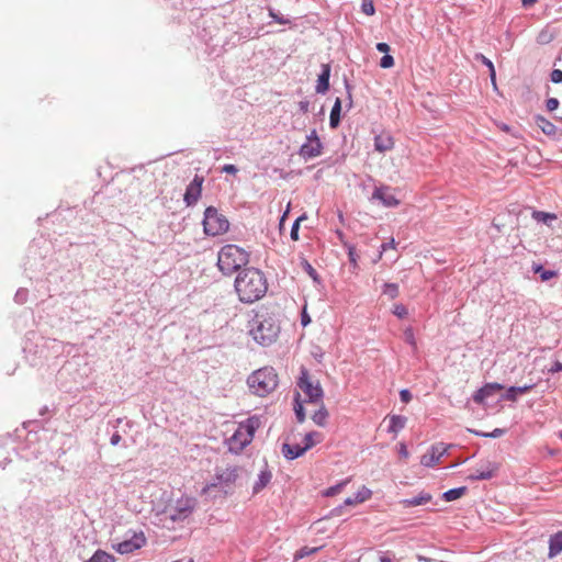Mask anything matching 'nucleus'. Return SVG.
Wrapping results in <instances>:
<instances>
[{
  "mask_svg": "<svg viewBox=\"0 0 562 562\" xmlns=\"http://www.w3.org/2000/svg\"><path fill=\"white\" fill-rule=\"evenodd\" d=\"M465 491H467L465 486L449 490L443 493V499L447 502L456 501V499L460 498L461 496H463Z\"/></svg>",
  "mask_w": 562,
  "mask_h": 562,
  "instance_id": "nucleus-31",
  "label": "nucleus"
},
{
  "mask_svg": "<svg viewBox=\"0 0 562 562\" xmlns=\"http://www.w3.org/2000/svg\"><path fill=\"white\" fill-rule=\"evenodd\" d=\"M555 276V272L554 271H551V270H544L541 272V280L542 281H548L550 280L551 278H553Z\"/></svg>",
  "mask_w": 562,
  "mask_h": 562,
  "instance_id": "nucleus-48",
  "label": "nucleus"
},
{
  "mask_svg": "<svg viewBox=\"0 0 562 562\" xmlns=\"http://www.w3.org/2000/svg\"><path fill=\"white\" fill-rule=\"evenodd\" d=\"M562 552V531H558L549 540V558H554Z\"/></svg>",
  "mask_w": 562,
  "mask_h": 562,
  "instance_id": "nucleus-21",
  "label": "nucleus"
},
{
  "mask_svg": "<svg viewBox=\"0 0 562 562\" xmlns=\"http://www.w3.org/2000/svg\"><path fill=\"white\" fill-rule=\"evenodd\" d=\"M430 501H431V496L429 494L423 493L416 497L403 499L400 502V504L404 508H411V507H415V506L425 505V504L429 503Z\"/></svg>",
  "mask_w": 562,
  "mask_h": 562,
  "instance_id": "nucleus-23",
  "label": "nucleus"
},
{
  "mask_svg": "<svg viewBox=\"0 0 562 562\" xmlns=\"http://www.w3.org/2000/svg\"><path fill=\"white\" fill-rule=\"evenodd\" d=\"M120 441H121V436H120L117 432L113 434V435H112V437H111V443H112L113 446H115V445H117Z\"/></svg>",
  "mask_w": 562,
  "mask_h": 562,
  "instance_id": "nucleus-55",
  "label": "nucleus"
},
{
  "mask_svg": "<svg viewBox=\"0 0 562 562\" xmlns=\"http://www.w3.org/2000/svg\"><path fill=\"white\" fill-rule=\"evenodd\" d=\"M234 286L239 301L251 304L265 296L268 291V281L261 270L251 267L237 274Z\"/></svg>",
  "mask_w": 562,
  "mask_h": 562,
  "instance_id": "nucleus-1",
  "label": "nucleus"
},
{
  "mask_svg": "<svg viewBox=\"0 0 562 562\" xmlns=\"http://www.w3.org/2000/svg\"><path fill=\"white\" fill-rule=\"evenodd\" d=\"M389 432L397 435L406 425L407 418L401 415H391L387 417Z\"/></svg>",
  "mask_w": 562,
  "mask_h": 562,
  "instance_id": "nucleus-19",
  "label": "nucleus"
},
{
  "mask_svg": "<svg viewBox=\"0 0 562 562\" xmlns=\"http://www.w3.org/2000/svg\"><path fill=\"white\" fill-rule=\"evenodd\" d=\"M380 66L382 68H391V67H393L394 66V58L391 55L385 54L381 58V60H380Z\"/></svg>",
  "mask_w": 562,
  "mask_h": 562,
  "instance_id": "nucleus-38",
  "label": "nucleus"
},
{
  "mask_svg": "<svg viewBox=\"0 0 562 562\" xmlns=\"http://www.w3.org/2000/svg\"><path fill=\"white\" fill-rule=\"evenodd\" d=\"M318 548L303 547L295 553V559H303L312 553H315Z\"/></svg>",
  "mask_w": 562,
  "mask_h": 562,
  "instance_id": "nucleus-37",
  "label": "nucleus"
},
{
  "mask_svg": "<svg viewBox=\"0 0 562 562\" xmlns=\"http://www.w3.org/2000/svg\"><path fill=\"white\" fill-rule=\"evenodd\" d=\"M311 322L310 317L305 313V311L302 313V325L306 326Z\"/></svg>",
  "mask_w": 562,
  "mask_h": 562,
  "instance_id": "nucleus-56",
  "label": "nucleus"
},
{
  "mask_svg": "<svg viewBox=\"0 0 562 562\" xmlns=\"http://www.w3.org/2000/svg\"><path fill=\"white\" fill-rule=\"evenodd\" d=\"M347 483H348V480L342 481V482H340V483L336 484L335 486H330V487H328V488L324 492V495H325V496H334V495H336V494L340 493Z\"/></svg>",
  "mask_w": 562,
  "mask_h": 562,
  "instance_id": "nucleus-33",
  "label": "nucleus"
},
{
  "mask_svg": "<svg viewBox=\"0 0 562 562\" xmlns=\"http://www.w3.org/2000/svg\"><path fill=\"white\" fill-rule=\"evenodd\" d=\"M229 228L228 220L214 206L206 207L204 212L203 229L209 236H220L225 234Z\"/></svg>",
  "mask_w": 562,
  "mask_h": 562,
  "instance_id": "nucleus-7",
  "label": "nucleus"
},
{
  "mask_svg": "<svg viewBox=\"0 0 562 562\" xmlns=\"http://www.w3.org/2000/svg\"><path fill=\"white\" fill-rule=\"evenodd\" d=\"M307 266V270H308V273L310 276H312L313 278H315V270L312 268V266L310 263H306Z\"/></svg>",
  "mask_w": 562,
  "mask_h": 562,
  "instance_id": "nucleus-57",
  "label": "nucleus"
},
{
  "mask_svg": "<svg viewBox=\"0 0 562 562\" xmlns=\"http://www.w3.org/2000/svg\"><path fill=\"white\" fill-rule=\"evenodd\" d=\"M324 392L318 380L313 379L306 369L301 370L296 382L294 412L299 423L305 420L304 403L322 404Z\"/></svg>",
  "mask_w": 562,
  "mask_h": 562,
  "instance_id": "nucleus-2",
  "label": "nucleus"
},
{
  "mask_svg": "<svg viewBox=\"0 0 562 562\" xmlns=\"http://www.w3.org/2000/svg\"><path fill=\"white\" fill-rule=\"evenodd\" d=\"M271 477H272V475L269 471H262L258 475V480L254 484V493H258L262 488H265L269 484Z\"/></svg>",
  "mask_w": 562,
  "mask_h": 562,
  "instance_id": "nucleus-27",
  "label": "nucleus"
},
{
  "mask_svg": "<svg viewBox=\"0 0 562 562\" xmlns=\"http://www.w3.org/2000/svg\"><path fill=\"white\" fill-rule=\"evenodd\" d=\"M247 384L251 393L265 397L277 389L279 378L272 367H263L248 376Z\"/></svg>",
  "mask_w": 562,
  "mask_h": 562,
  "instance_id": "nucleus-5",
  "label": "nucleus"
},
{
  "mask_svg": "<svg viewBox=\"0 0 562 562\" xmlns=\"http://www.w3.org/2000/svg\"><path fill=\"white\" fill-rule=\"evenodd\" d=\"M546 105H547V109L549 111H554L559 106V100L555 99V98H550V99L547 100V104Z\"/></svg>",
  "mask_w": 562,
  "mask_h": 562,
  "instance_id": "nucleus-45",
  "label": "nucleus"
},
{
  "mask_svg": "<svg viewBox=\"0 0 562 562\" xmlns=\"http://www.w3.org/2000/svg\"><path fill=\"white\" fill-rule=\"evenodd\" d=\"M86 562H115V558L112 554L99 549Z\"/></svg>",
  "mask_w": 562,
  "mask_h": 562,
  "instance_id": "nucleus-29",
  "label": "nucleus"
},
{
  "mask_svg": "<svg viewBox=\"0 0 562 562\" xmlns=\"http://www.w3.org/2000/svg\"><path fill=\"white\" fill-rule=\"evenodd\" d=\"M189 562H194L192 559Z\"/></svg>",
  "mask_w": 562,
  "mask_h": 562,
  "instance_id": "nucleus-62",
  "label": "nucleus"
},
{
  "mask_svg": "<svg viewBox=\"0 0 562 562\" xmlns=\"http://www.w3.org/2000/svg\"><path fill=\"white\" fill-rule=\"evenodd\" d=\"M204 182V178L201 176H195L191 183L188 186L184 193V202L187 205H193L198 202L202 193V184Z\"/></svg>",
  "mask_w": 562,
  "mask_h": 562,
  "instance_id": "nucleus-11",
  "label": "nucleus"
},
{
  "mask_svg": "<svg viewBox=\"0 0 562 562\" xmlns=\"http://www.w3.org/2000/svg\"><path fill=\"white\" fill-rule=\"evenodd\" d=\"M550 78L553 83H561L562 82V70L561 69L552 70Z\"/></svg>",
  "mask_w": 562,
  "mask_h": 562,
  "instance_id": "nucleus-43",
  "label": "nucleus"
},
{
  "mask_svg": "<svg viewBox=\"0 0 562 562\" xmlns=\"http://www.w3.org/2000/svg\"><path fill=\"white\" fill-rule=\"evenodd\" d=\"M323 439H324L323 434H321L318 431L307 432L302 440L303 450H306V451L310 450L317 443H321L323 441Z\"/></svg>",
  "mask_w": 562,
  "mask_h": 562,
  "instance_id": "nucleus-22",
  "label": "nucleus"
},
{
  "mask_svg": "<svg viewBox=\"0 0 562 562\" xmlns=\"http://www.w3.org/2000/svg\"><path fill=\"white\" fill-rule=\"evenodd\" d=\"M173 562H180V561H179V560H177V561H173Z\"/></svg>",
  "mask_w": 562,
  "mask_h": 562,
  "instance_id": "nucleus-63",
  "label": "nucleus"
},
{
  "mask_svg": "<svg viewBox=\"0 0 562 562\" xmlns=\"http://www.w3.org/2000/svg\"><path fill=\"white\" fill-rule=\"evenodd\" d=\"M306 450H303V446L299 443H283L282 453L288 460H294L301 456H303Z\"/></svg>",
  "mask_w": 562,
  "mask_h": 562,
  "instance_id": "nucleus-17",
  "label": "nucleus"
},
{
  "mask_svg": "<svg viewBox=\"0 0 562 562\" xmlns=\"http://www.w3.org/2000/svg\"><path fill=\"white\" fill-rule=\"evenodd\" d=\"M341 101L339 98L336 99L334 106L330 111L329 124L330 127L336 128L340 123Z\"/></svg>",
  "mask_w": 562,
  "mask_h": 562,
  "instance_id": "nucleus-26",
  "label": "nucleus"
},
{
  "mask_svg": "<svg viewBox=\"0 0 562 562\" xmlns=\"http://www.w3.org/2000/svg\"><path fill=\"white\" fill-rule=\"evenodd\" d=\"M301 108L302 110L307 111V103H301Z\"/></svg>",
  "mask_w": 562,
  "mask_h": 562,
  "instance_id": "nucleus-59",
  "label": "nucleus"
},
{
  "mask_svg": "<svg viewBox=\"0 0 562 562\" xmlns=\"http://www.w3.org/2000/svg\"><path fill=\"white\" fill-rule=\"evenodd\" d=\"M223 171L226 173L235 175L238 171V169L234 165H225L223 167Z\"/></svg>",
  "mask_w": 562,
  "mask_h": 562,
  "instance_id": "nucleus-49",
  "label": "nucleus"
},
{
  "mask_svg": "<svg viewBox=\"0 0 562 562\" xmlns=\"http://www.w3.org/2000/svg\"><path fill=\"white\" fill-rule=\"evenodd\" d=\"M146 544V537L140 532H135L131 539L119 542L113 549L120 554L132 553Z\"/></svg>",
  "mask_w": 562,
  "mask_h": 562,
  "instance_id": "nucleus-9",
  "label": "nucleus"
},
{
  "mask_svg": "<svg viewBox=\"0 0 562 562\" xmlns=\"http://www.w3.org/2000/svg\"><path fill=\"white\" fill-rule=\"evenodd\" d=\"M345 246L347 247L348 249V257H349V261L352 263V266L356 268L357 265H358V255L356 252V247L353 245H350V244H345Z\"/></svg>",
  "mask_w": 562,
  "mask_h": 562,
  "instance_id": "nucleus-36",
  "label": "nucleus"
},
{
  "mask_svg": "<svg viewBox=\"0 0 562 562\" xmlns=\"http://www.w3.org/2000/svg\"><path fill=\"white\" fill-rule=\"evenodd\" d=\"M381 562H392L391 559L386 558V557H382L381 558Z\"/></svg>",
  "mask_w": 562,
  "mask_h": 562,
  "instance_id": "nucleus-58",
  "label": "nucleus"
},
{
  "mask_svg": "<svg viewBox=\"0 0 562 562\" xmlns=\"http://www.w3.org/2000/svg\"><path fill=\"white\" fill-rule=\"evenodd\" d=\"M497 471V467L495 464L488 463L485 468L476 470L473 474L469 475V480L477 481V480H488L492 479Z\"/></svg>",
  "mask_w": 562,
  "mask_h": 562,
  "instance_id": "nucleus-16",
  "label": "nucleus"
},
{
  "mask_svg": "<svg viewBox=\"0 0 562 562\" xmlns=\"http://www.w3.org/2000/svg\"><path fill=\"white\" fill-rule=\"evenodd\" d=\"M371 496H372L371 490H369L367 486H361V488L357 492L355 497H348L345 499V505L353 506V505L362 504L366 501L370 499Z\"/></svg>",
  "mask_w": 562,
  "mask_h": 562,
  "instance_id": "nucleus-15",
  "label": "nucleus"
},
{
  "mask_svg": "<svg viewBox=\"0 0 562 562\" xmlns=\"http://www.w3.org/2000/svg\"><path fill=\"white\" fill-rule=\"evenodd\" d=\"M393 313H394V315H396L400 318H404L408 314L407 308L404 305H402V304L395 305L394 310H393Z\"/></svg>",
  "mask_w": 562,
  "mask_h": 562,
  "instance_id": "nucleus-39",
  "label": "nucleus"
},
{
  "mask_svg": "<svg viewBox=\"0 0 562 562\" xmlns=\"http://www.w3.org/2000/svg\"><path fill=\"white\" fill-rule=\"evenodd\" d=\"M398 454L402 459L406 460L409 457V452L407 450V447L404 442H401L398 445Z\"/></svg>",
  "mask_w": 562,
  "mask_h": 562,
  "instance_id": "nucleus-44",
  "label": "nucleus"
},
{
  "mask_svg": "<svg viewBox=\"0 0 562 562\" xmlns=\"http://www.w3.org/2000/svg\"><path fill=\"white\" fill-rule=\"evenodd\" d=\"M395 247H396V243H395L394 238H391V240H390L389 243H384V244H382V245H381V251H380V254H379V259H381V258H382V255H383V252H384L385 250H387V249H390V248L394 249Z\"/></svg>",
  "mask_w": 562,
  "mask_h": 562,
  "instance_id": "nucleus-42",
  "label": "nucleus"
},
{
  "mask_svg": "<svg viewBox=\"0 0 562 562\" xmlns=\"http://www.w3.org/2000/svg\"><path fill=\"white\" fill-rule=\"evenodd\" d=\"M533 385L530 384V385H524V386H510L506 394L503 396L504 400L506 401H512V402H515L517 401V396L519 394H525L527 392H529L530 390H532Z\"/></svg>",
  "mask_w": 562,
  "mask_h": 562,
  "instance_id": "nucleus-24",
  "label": "nucleus"
},
{
  "mask_svg": "<svg viewBox=\"0 0 562 562\" xmlns=\"http://www.w3.org/2000/svg\"><path fill=\"white\" fill-rule=\"evenodd\" d=\"M503 389L504 386L497 382L486 383L473 394V401L477 404H484L487 397L493 396Z\"/></svg>",
  "mask_w": 562,
  "mask_h": 562,
  "instance_id": "nucleus-12",
  "label": "nucleus"
},
{
  "mask_svg": "<svg viewBox=\"0 0 562 562\" xmlns=\"http://www.w3.org/2000/svg\"><path fill=\"white\" fill-rule=\"evenodd\" d=\"M394 145V138L389 133H381L374 137V148L379 153L390 151Z\"/></svg>",
  "mask_w": 562,
  "mask_h": 562,
  "instance_id": "nucleus-14",
  "label": "nucleus"
},
{
  "mask_svg": "<svg viewBox=\"0 0 562 562\" xmlns=\"http://www.w3.org/2000/svg\"><path fill=\"white\" fill-rule=\"evenodd\" d=\"M329 76H330V67L329 65H323V71L318 76L316 91L318 93H325L329 88Z\"/></svg>",
  "mask_w": 562,
  "mask_h": 562,
  "instance_id": "nucleus-20",
  "label": "nucleus"
},
{
  "mask_svg": "<svg viewBox=\"0 0 562 562\" xmlns=\"http://www.w3.org/2000/svg\"><path fill=\"white\" fill-rule=\"evenodd\" d=\"M504 432H505L504 429L496 428L491 434H482V435L485 437L498 438V437L503 436Z\"/></svg>",
  "mask_w": 562,
  "mask_h": 562,
  "instance_id": "nucleus-46",
  "label": "nucleus"
},
{
  "mask_svg": "<svg viewBox=\"0 0 562 562\" xmlns=\"http://www.w3.org/2000/svg\"><path fill=\"white\" fill-rule=\"evenodd\" d=\"M248 262L249 254L237 245H225L217 255V267L226 276L234 273Z\"/></svg>",
  "mask_w": 562,
  "mask_h": 562,
  "instance_id": "nucleus-4",
  "label": "nucleus"
},
{
  "mask_svg": "<svg viewBox=\"0 0 562 562\" xmlns=\"http://www.w3.org/2000/svg\"><path fill=\"white\" fill-rule=\"evenodd\" d=\"M260 426L261 419L256 415L240 422L234 434L226 440L228 450L235 454L240 453L248 445L251 443L255 432L260 428Z\"/></svg>",
  "mask_w": 562,
  "mask_h": 562,
  "instance_id": "nucleus-3",
  "label": "nucleus"
},
{
  "mask_svg": "<svg viewBox=\"0 0 562 562\" xmlns=\"http://www.w3.org/2000/svg\"><path fill=\"white\" fill-rule=\"evenodd\" d=\"M490 78H491V82H492L494 89H497L495 69H492V71H490Z\"/></svg>",
  "mask_w": 562,
  "mask_h": 562,
  "instance_id": "nucleus-54",
  "label": "nucleus"
},
{
  "mask_svg": "<svg viewBox=\"0 0 562 562\" xmlns=\"http://www.w3.org/2000/svg\"><path fill=\"white\" fill-rule=\"evenodd\" d=\"M376 49L381 53H387L390 50V46L386 43H378Z\"/></svg>",
  "mask_w": 562,
  "mask_h": 562,
  "instance_id": "nucleus-51",
  "label": "nucleus"
},
{
  "mask_svg": "<svg viewBox=\"0 0 562 562\" xmlns=\"http://www.w3.org/2000/svg\"><path fill=\"white\" fill-rule=\"evenodd\" d=\"M538 0H521V4L524 8H531L533 7Z\"/></svg>",
  "mask_w": 562,
  "mask_h": 562,
  "instance_id": "nucleus-53",
  "label": "nucleus"
},
{
  "mask_svg": "<svg viewBox=\"0 0 562 562\" xmlns=\"http://www.w3.org/2000/svg\"><path fill=\"white\" fill-rule=\"evenodd\" d=\"M404 339L413 347V349H417V342L412 327H408L404 330Z\"/></svg>",
  "mask_w": 562,
  "mask_h": 562,
  "instance_id": "nucleus-34",
  "label": "nucleus"
},
{
  "mask_svg": "<svg viewBox=\"0 0 562 562\" xmlns=\"http://www.w3.org/2000/svg\"><path fill=\"white\" fill-rule=\"evenodd\" d=\"M448 446L445 443L434 445L429 451L420 458V463L424 467L431 468L439 463L440 458L447 452Z\"/></svg>",
  "mask_w": 562,
  "mask_h": 562,
  "instance_id": "nucleus-10",
  "label": "nucleus"
},
{
  "mask_svg": "<svg viewBox=\"0 0 562 562\" xmlns=\"http://www.w3.org/2000/svg\"><path fill=\"white\" fill-rule=\"evenodd\" d=\"M383 294L390 299H395L398 295V286L395 283H385L383 288Z\"/></svg>",
  "mask_w": 562,
  "mask_h": 562,
  "instance_id": "nucleus-32",
  "label": "nucleus"
},
{
  "mask_svg": "<svg viewBox=\"0 0 562 562\" xmlns=\"http://www.w3.org/2000/svg\"><path fill=\"white\" fill-rule=\"evenodd\" d=\"M373 199L380 200L384 206L394 207L400 204V201L389 192V188H376L372 194Z\"/></svg>",
  "mask_w": 562,
  "mask_h": 562,
  "instance_id": "nucleus-13",
  "label": "nucleus"
},
{
  "mask_svg": "<svg viewBox=\"0 0 562 562\" xmlns=\"http://www.w3.org/2000/svg\"><path fill=\"white\" fill-rule=\"evenodd\" d=\"M400 396L403 403H408L412 398L411 392L408 390H402L400 392Z\"/></svg>",
  "mask_w": 562,
  "mask_h": 562,
  "instance_id": "nucleus-47",
  "label": "nucleus"
},
{
  "mask_svg": "<svg viewBox=\"0 0 562 562\" xmlns=\"http://www.w3.org/2000/svg\"><path fill=\"white\" fill-rule=\"evenodd\" d=\"M323 145L317 136L316 131H312L307 136L306 143L300 148V156L305 160L318 157L322 154Z\"/></svg>",
  "mask_w": 562,
  "mask_h": 562,
  "instance_id": "nucleus-8",
  "label": "nucleus"
},
{
  "mask_svg": "<svg viewBox=\"0 0 562 562\" xmlns=\"http://www.w3.org/2000/svg\"><path fill=\"white\" fill-rule=\"evenodd\" d=\"M338 512H340V508H335L334 509V513H336V515H338Z\"/></svg>",
  "mask_w": 562,
  "mask_h": 562,
  "instance_id": "nucleus-60",
  "label": "nucleus"
},
{
  "mask_svg": "<svg viewBox=\"0 0 562 562\" xmlns=\"http://www.w3.org/2000/svg\"><path fill=\"white\" fill-rule=\"evenodd\" d=\"M562 371V362L557 361L549 370L551 373H557Z\"/></svg>",
  "mask_w": 562,
  "mask_h": 562,
  "instance_id": "nucleus-52",
  "label": "nucleus"
},
{
  "mask_svg": "<svg viewBox=\"0 0 562 562\" xmlns=\"http://www.w3.org/2000/svg\"><path fill=\"white\" fill-rule=\"evenodd\" d=\"M532 218L542 222L547 225H550V221L557 220V215L554 213L543 212V211H533Z\"/></svg>",
  "mask_w": 562,
  "mask_h": 562,
  "instance_id": "nucleus-30",
  "label": "nucleus"
},
{
  "mask_svg": "<svg viewBox=\"0 0 562 562\" xmlns=\"http://www.w3.org/2000/svg\"><path fill=\"white\" fill-rule=\"evenodd\" d=\"M559 437L562 439V430L559 432Z\"/></svg>",
  "mask_w": 562,
  "mask_h": 562,
  "instance_id": "nucleus-61",
  "label": "nucleus"
},
{
  "mask_svg": "<svg viewBox=\"0 0 562 562\" xmlns=\"http://www.w3.org/2000/svg\"><path fill=\"white\" fill-rule=\"evenodd\" d=\"M361 11L366 15H373L375 12V8L372 0H362L361 3Z\"/></svg>",
  "mask_w": 562,
  "mask_h": 562,
  "instance_id": "nucleus-35",
  "label": "nucleus"
},
{
  "mask_svg": "<svg viewBox=\"0 0 562 562\" xmlns=\"http://www.w3.org/2000/svg\"><path fill=\"white\" fill-rule=\"evenodd\" d=\"M193 510V506L190 504V502L187 499L183 505L178 506L175 512L170 513L169 517L171 520H184L190 516V514Z\"/></svg>",
  "mask_w": 562,
  "mask_h": 562,
  "instance_id": "nucleus-18",
  "label": "nucleus"
},
{
  "mask_svg": "<svg viewBox=\"0 0 562 562\" xmlns=\"http://www.w3.org/2000/svg\"><path fill=\"white\" fill-rule=\"evenodd\" d=\"M536 124L546 135L554 136L557 134L555 125L541 115L536 116Z\"/></svg>",
  "mask_w": 562,
  "mask_h": 562,
  "instance_id": "nucleus-25",
  "label": "nucleus"
},
{
  "mask_svg": "<svg viewBox=\"0 0 562 562\" xmlns=\"http://www.w3.org/2000/svg\"><path fill=\"white\" fill-rule=\"evenodd\" d=\"M249 333L257 342L268 346L277 339L279 326L271 316L256 314L251 321Z\"/></svg>",
  "mask_w": 562,
  "mask_h": 562,
  "instance_id": "nucleus-6",
  "label": "nucleus"
},
{
  "mask_svg": "<svg viewBox=\"0 0 562 562\" xmlns=\"http://www.w3.org/2000/svg\"><path fill=\"white\" fill-rule=\"evenodd\" d=\"M303 217H299L295 220V222L293 223L292 225V228H291V238L293 240H297L299 239V227H300V221L302 220Z\"/></svg>",
  "mask_w": 562,
  "mask_h": 562,
  "instance_id": "nucleus-40",
  "label": "nucleus"
},
{
  "mask_svg": "<svg viewBox=\"0 0 562 562\" xmlns=\"http://www.w3.org/2000/svg\"><path fill=\"white\" fill-rule=\"evenodd\" d=\"M550 40H551V35H550V34H548V32H541V33L539 34L538 41H539L540 43H547V42H549Z\"/></svg>",
  "mask_w": 562,
  "mask_h": 562,
  "instance_id": "nucleus-50",
  "label": "nucleus"
},
{
  "mask_svg": "<svg viewBox=\"0 0 562 562\" xmlns=\"http://www.w3.org/2000/svg\"><path fill=\"white\" fill-rule=\"evenodd\" d=\"M475 59L480 60L482 64H484L488 68L490 71H492V69H495L493 63L488 58H486L483 54H477L475 56Z\"/></svg>",
  "mask_w": 562,
  "mask_h": 562,
  "instance_id": "nucleus-41",
  "label": "nucleus"
},
{
  "mask_svg": "<svg viewBox=\"0 0 562 562\" xmlns=\"http://www.w3.org/2000/svg\"><path fill=\"white\" fill-rule=\"evenodd\" d=\"M321 407L318 411H316L313 415H312V419L313 422L318 425V426H325L326 425V422H327V418H328V412L327 409L325 408L324 404H319Z\"/></svg>",
  "mask_w": 562,
  "mask_h": 562,
  "instance_id": "nucleus-28",
  "label": "nucleus"
}]
</instances>
